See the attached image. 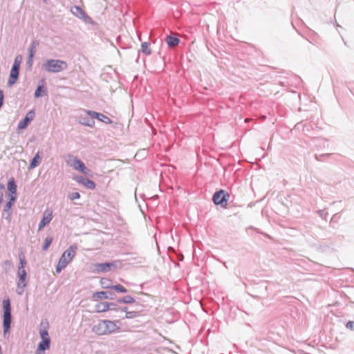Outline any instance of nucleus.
Here are the masks:
<instances>
[{
  "mask_svg": "<svg viewBox=\"0 0 354 354\" xmlns=\"http://www.w3.org/2000/svg\"><path fill=\"white\" fill-rule=\"evenodd\" d=\"M121 322L119 320L111 321L109 319L100 321L95 327L93 330L98 335H109L119 331Z\"/></svg>",
  "mask_w": 354,
  "mask_h": 354,
  "instance_id": "1",
  "label": "nucleus"
},
{
  "mask_svg": "<svg viewBox=\"0 0 354 354\" xmlns=\"http://www.w3.org/2000/svg\"><path fill=\"white\" fill-rule=\"evenodd\" d=\"M77 249V247L76 245H71L62 254L56 267V272L57 273H59L62 270H64L72 261L73 257L75 256Z\"/></svg>",
  "mask_w": 354,
  "mask_h": 354,
  "instance_id": "2",
  "label": "nucleus"
},
{
  "mask_svg": "<svg viewBox=\"0 0 354 354\" xmlns=\"http://www.w3.org/2000/svg\"><path fill=\"white\" fill-rule=\"evenodd\" d=\"M42 68L53 73H57L67 68L68 65L66 62L61 59H48L42 64Z\"/></svg>",
  "mask_w": 354,
  "mask_h": 354,
  "instance_id": "3",
  "label": "nucleus"
},
{
  "mask_svg": "<svg viewBox=\"0 0 354 354\" xmlns=\"http://www.w3.org/2000/svg\"><path fill=\"white\" fill-rule=\"evenodd\" d=\"M67 165L71 167L73 169L82 172L84 175H88L90 170L86 167L84 163L72 154H68L66 157Z\"/></svg>",
  "mask_w": 354,
  "mask_h": 354,
  "instance_id": "4",
  "label": "nucleus"
},
{
  "mask_svg": "<svg viewBox=\"0 0 354 354\" xmlns=\"http://www.w3.org/2000/svg\"><path fill=\"white\" fill-rule=\"evenodd\" d=\"M3 335H4V336H6V334L10 330V325H11V322H12L10 302L8 299H4L3 301Z\"/></svg>",
  "mask_w": 354,
  "mask_h": 354,
  "instance_id": "5",
  "label": "nucleus"
},
{
  "mask_svg": "<svg viewBox=\"0 0 354 354\" xmlns=\"http://www.w3.org/2000/svg\"><path fill=\"white\" fill-rule=\"evenodd\" d=\"M229 195L225 194L224 190H219L214 193L213 195V201L216 205H220L222 207H225L227 205V198Z\"/></svg>",
  "mask_w": 354,
  "mask_h": 354,
  "instance_id": "6",
  "label": "nucleus"
},
{
  "mask_svg": "<svg viewBox=\"0 0 354 354\" xmlns=\"http://www.w3.org/2000/svg\"><path fill=\"white\" fill-rule=\"evenodd\" d=\"M84 113L89 115V117L96 118L105 124H111L112 122L111 120L109 117L102 113H100L94 111H84Z\"/></svg>",
  "mask_w": 354,
  "mask_h": 354,
  "instance_id": "7",
  "label": "nucleus"
},
{
  "mask_svg": "<svg viewBox=\"0 0 354 354\" xmlns=\"http://www.w3.org/2000/svg\"><path fill=\"white\" fill-rule=\"evenodd\" d=\"M74 180L79 184L84 186L88 189H94L95 188V183L87 178H84L81 176H77L74 177Z\"/></svg>",
  "mask_w": 354,
  "mask_h": 354,
  "instance_id": "8",
  "label": "nucleus"
},
{
  "mask_svg": "<svg viewBox=\"0 0 354 354\" xmlns=\"http://www.w3.org/2000/svg\"><path fill=\"white\" fill-rule=\"evenodd\" d=\"M53 218V212L50 209H47L44 212L43 218L38 225V230H41L47 224H48Z\"/></svg>",
  "mask_w": 354,
  "mask_h": 354,
  "instance_id": "9",
  "label": "nucleus"
},
{
  "mask_svg": "<svg viewBox=\"0 0 354 354\" xmlns=\"http://www.w3.org/2000/svg\"><path fill=\"white\" fill-rule=\"evenodd\" d=\"M35 111L33 110H31L27 113L24 119L21 121H20L18 124L17 128L19 129H24L27 127L29 122L33 120L35 116Z\"/></svg>",
  "mask_w": 354,
  "mask_h": 354,
  "instance_id": "10",
  "label": "nucleus"
},
{
  "mask_svg": "<svg viewBox=\"0 0 354 354\" xmlns=\"http://www.w3.org/2000/svg\"><path fill=\"white\" fill-rule=\"evenodd\" d=\"M93 297L95 299H113L115 298V294L110 290L100 291L94 292L93 295Z\"/></svg>",
  "mask_w": 354,
  "mask_h": 354,
  "instance_id": "11",
  "label": "nucleus"
},
{
  "mask_svg": "<svg viewBox=\"0 0 354 354\" xmlns=\"http://www.w3.org/2000/svg\"><path fill=\"white\" fill-rule=\"evenodd\" d=\"M19 73V68L17 67V66H12L11 71L10 72V76L8 81V86H12L18 80Z\"/></svg>",
  "mask_w": 354,
  "mask_h": 354,
  "instance_id": "12",
  "label": "nucleus"
},
{
  "mask_svg": "<svg viewBox=\"0 0 354 354\" xmlns=\"http://www.w3.org/2000/svg\"><path fill=\"white\" fill-rule=\"evenodd\" d=\"M116 304L114 303L109 302H101L95 306V311L97 313H103L109 310L111 308V306H115Z\"/></svg>",
  "mask_w": 354,
  "mask_h": 354,
  "instance_id": "13",
  "label": "nucleus"
},
{
  "mask_svg": "<svg viewBox=\"0 0 354 354\" xmlns=\"http://www.w3.org/2000/svg\"><path fill=\"white\" fill-rule=\"evenodd\" d=\"M88 115L86 114V116L81 115L80 122L84 126L93 127L95 125L94 118L91 117L88 118Z\"/></svg>",
  "mask_w": 354,
  "mask_h": 354,
  "instance_id": "14",
  "label": "nucleus"
},
{
  "mask_svg": "<svg viewBox=\"0 0 354 354\" xmlns=\"http://www.w3.org/2000/svg\"><path fill=\"white\" fill-rule=\"evenodd\" d=\"M47 327H48L47 323L46 324H44V322L41 323L39 335H40L41 339H50L48 336V332L47 330Z\"/></svg>",
  "mask_w": 354,
  "mask_h": 354,
  "instance_id": "15",
  "label": "nucleus"
},
{
  "mask_svg": "<svg viewBox=\"0 0 354 354\" xmlns=\"http://www.w3.org/2000/svg\"><path fill=\"white\" fill-rule=\"evenodd\" d=\"M165 41L169 46L174 48L179 44V39L175 37L169 35L166 37Z\"/></svg>",
  "mask_w": 354,
  "mask_h": 354,
  "instance_id": "16",
  "label": "nucleus"
},
{
  "mask_svg": "<svg viewBox=\"0 0 354 354\" xmlns=\"http://www.w3.org/2000/svg\"><path fill=\"white\" fill-rule=\"evenodd\" d=\"M39 153H40L39 151H38L36 153V155L35 156V157L31 160V162H30V166H29L30 169H32L35 168L39 164L41 159Z\"/></svg>",
  "mask_w": 354,
  "mask_h": 354,
  "instance_id": "17",
  "label": "nucleus"
},
{
  "mask_svg": "<svg viewBox=\"0 0 354 354\" xmlns=\"http://www.w3.org/2000/svg\"><path fill=\"white\" fill-rule=\"evenodd\" d=\"M71 12L77 17L81 18L83 14L85 12L80 6H74L71 8Z\"/></svg>",
  "mask_w": 354,
  "mask_h": 354,
  "instance_id": "18",
  "label": "nucleus"
},
{
  "mask_svg": "<svg viewBox=\"0 0 354 354\" xmlns=\"http://www.w3.org/2000/svg\"><path fill=\"white\" fill-rule=\"evenodd\" d=\"M38 46L39 41L37 40L32 41L28 48V55L35 56Z\"/></svg>",
  "mask_w": 354,
  "mask_h": 354,
  "instance_id": "19",
  "label": "nucleus"
},
{
  "mask_svg": "<svg viewBox=\"0 0 354 354\" xmlns=\"http://www.w3.org/2000/svg\"><path fill=\"white\" fill-rule=\"evenodd\" d=\"M50 339H41L39 343L37 348L41 351H46L50 348Z\"/></svg>",
  "mask_w": 354,
  "mask_h": 354,
  "instance_id": "20",
  "label": "nucleus"
},
{
  "mask_svg": "<svg viewBox=\"0 0 354 354\" xmlns=\"http://www.w3.org/2000/svg\"><path fill=\"white\" fill-rule=\"evenodd\" d=\"M47 91L44 87L43 84L39 85L37 88V89L35 91L34 96L35 97L37 98L41 96L42 95H46Z\"/></svg>",
  "mask_w": 354,
  "mask_h": 354,
  "instance_id": "21",
  "label": "nucleus"
},
{
  "mask_svg": "<svg viewBox=\"0 0 354 354\" xmlns=\"http://www.w3.org/2000/svg\"><path fill=\"white\" fill-rule=\"evenodd\" d=\"M113 264L111 263H98L96 265L97 270L100 272H106L108 269L112 266Z\"/></svg>",
  "mask_w": 354,
  "mask_h": 354,
  "instance_id": "22",
  "label": "nucleus"
},
{
  "mask_svg": "<svg viewBox=\"0 0 354 354\" xmlns=\"http://www.w3.org/2000/svg\"><path fill=\"white\" fill-rule=\"evenodd\" d=\"M117 301L120 304H132L135 302V299L131 296L127 295L122 298L118 299Z\"/></svg>",
  "mask_w": 354,
  "mask_h": 354,
  "instance_id": "23",
  "label": "nucleus"
},
{
  "mask_svg": "<svg viewBox=\"0 0 354 354\" xmlns=\"http://www.w3.org/2000/svg\"><path fill=\"white\" fill-rule=\"evenodd\" d=\"M8 189L11 194H15L17 192V185L13 179L8 181Z\"/></svg>",
  "mask_w": 354,
  "mask_h": 354,
  "instance_id": "24",
  "label": "nucleus"
},
{
  "mask_svg": "<svg viewBox=\"0 0 354 354\" xmlns=\"http://www.w3.org/2000/svg\"><path fill=\"white\" fill-rule=\"evenodd\" d=\"M100 284L103 288H106V289H108V288L112 289V287H113V286L111 285V280H109L107 278L101 279Z\"/></svg>",
  "mask_w": 354,
  "mask_h": 354,
  "instance_id": "25",
  "label": "nucleus"
},
{
  "mask_svg": "<svg viewBox=\"0 0 354 354\" xmlns=\"http://www.w3.org/2000/svg\"><path fill=\"white\" fill-rule=\"evenodd\" d=\"M141 51L143 53L146 54V55H150L151 54V50L149 48V43L143 42L141 44Z\"/></svg>",
  "mask_w": 354,
  "mask_h": 354,
  "instance_id": "26",
  "label": "nucleus"
},
{
  "mask_svg": "<svg viewBox=\"0 0 354 354\" xmlns=\"http://www.w3.org/2000/svg\"><path fill=\"white\" fill-rule=\"evenodd\" d=\"M52 241H53V238L51 236H46L44 240L43 250H46L48 248V247L50 246V245L51 244Z\"/></svg>",
  "mask_w": 354,
  "mask_h": 354,
  "instance_id": "27",
  "label": "nucleus"
},
{
  "mask_svg": "<svg viewBox=\"0 0 354 354\" xmlns=\"http://www.w3.org/2000/svg\"><path fill=\"white\" fill-rule=\"evenodd\" d=\"M26 261L24 254H19V266L18 269H25Z\"/></svg>",
  "mask_w": 354,
  "mask_h": 354,
  "instance_id": "28",
  "label": "nucleus"
},
{
  "mask_svg": "<svg viewBox=\"0 0 354 354\" xmlns=\"http://www.w3.org/2000/svg\"><path fill=\"white\" fill-rule=\"evenodd\" d=\"M80 19L83 20L86 24H93V19L88 15H87L86 12L83 14Z\"/></svg>",
  "mask_w": 354,
  "mask_h": 354,
  "instance_id": "29",
  "label": "nucleus"
},
{
  "mask_svg": "<svg viewBox=\"0 0 354 354\" xmlns=\"http://www.w3.org/2000/svg\"><path fill=\"white\" fill-rule=\"evenodd\" d=\"M138 315H139V314L136 311H128L125 314V318L133 319V318L137 317Z\"/></svg>",
  "mask_w": 354,
  "mask_h": 354,
  "instance_id": "30",
  "label": "nucleus"
},
{
  "mask_svg": "<svg viewBox=\"0 0 354 354\" xmlns=\"http://www.w3.org/2000/svg\"><path fill=\"white\" fill-rule=\"evenodd\" d=\"M112 289L122 293H125L127 292V290L120 284L113 286Z\"/></svg>",
  "mask_w": 354,
  "mask_h": 354,
  "instance_id": "31",
  "label": "nucleus"
},
{
  "mask_svg": "<svg viewBox=\"0 0 354 354\" xmlns=\"http://www.w3.org/2000/svg\"><path fill=\"white\" fill-rule=\"evenodd\" d=\"M17 276L19 279H26V271L25 269H18Z\"/></svg>",
  "mask_w": 354,
  "mask_h": 354,
  "instance_id": "32",
  "label": "nucleus"
},
{
  "mask_svg": "<svg viewBox=\"0 0 354 354\" xmlns=\"http://www.w3.org/2000/svg\"><path fill=\"white\" fill-rule=\"evenodd\" d=\"M80 194L78 192H72L68 194V198L71 201L80 198Z\"/></svg>",
  "mask_w": 354,
  "mask_h": 354,
  "instance_id": "33",
  "label": "nucleus"
},
{
  "mask_svg": "<svg viewBox=\"0 0 354 354\" xmlns=\"http://www.w3.org/2000/svg\"><path fill=\"white\" fill-rule=\"evenodd\" d=\"M33 58L34 56L28 55V60L26 62V64L28 66L31 68L33 64Z\"/></svg>",
  "mask_w": 354,
  "mask_h": 354,
  "instance_id": "34",
  "label": "nucleus"
},
{
  "mask_svg": "<svg viewBox=\"0 0 354 354\" xmlns=\"http://www.w3.org/2000/svg\"><path fill=\"white\" fill-rule=\"evenodd\" d=\"M25 280L26 279H22V280L21 279H19V281L17 283V288H24L25 286H26Z\"/></svg>",
  "mask_w": 354,
  "mask_h": 354,
  "instance_id": "35",
  "label": "nucleus"
},
{
  "mask_svg": "<svg viewBox=\"0 0 354 354\" xmlns=\"http://www.w3.org/2000/svg\"><path fill=\"white\" fill-rule=\"evenodd\" d=\"M21 57L19 56H17L15 59V61H14V64L12 66H17V67L19 68L20 67V63H21Z\"/></svg>",
  "mask_w": 354,
  "mask_h": 354,
  "instance_id": "36",
  "label": "nucleus"
},
{
  "mask_svg": "<svg viewBox=\"0 0 354 354\" xmlns=\"http://www.w3.org/2000/svg\"><path fill=\"white\" fill-rule=\"evenodd\" d=\"M346 328L351 330H354V322L353 321H349L346 323Z\"/></svg>",
  "mask_w": 354,
  "mask_h": 354,
  "instance_id": "37",
  "label": "nucleus"
},
{
  "mask_svg": "<svg viewBox=\"0 0 354 354\" xmlns=\"http://www.w3.org/2000/svg\"><path fill=\"white\" fill-rule=\"evenodd\" d=\"M3 190H4V186L3 185H0V204L3 201Z\"/></svg>",
  "mask_w": 354,
  "mask_h": 354,
  "instance_id": "38",
  "label": "nucleus"
},
{
  "mask_svg": "<svg viewBox=\"0 0 354 354\" xmlns=\"http://www.w3.org/2000/svg\"><path fill=\"white\" fill-rule=\"evenodd\" d=\"M12 203L11 202H8L6 205V206L4 207V212H10V209L12 207Z\"/></svg>",
  "mask_w": 354,
  "mask_h": 354,
  "instance_id": "39",
  "label": "nucleus"
},
{
  "mask_svg": "<svg viewBox=\"0 0 354 354\" xmlns=\"http://www.w3.org/2000/svg\"><path fill=\"white\" fill-rule=\"evenodd\" d=\"M4 95L2 90H0V108L3 106Z\"/></svg>",
  "mask_w": 354,
  "mask_h": 354,
  "instance_id": "40",
  "label": "nucleus"
},
{
  "mask_svg": "<svg viewBox=\"0 0 354 354\" xmlns=\"http://www.w3.org/2000/svg\"><path fill=\"white\" fill-rule=\"evenodd\" d=\"M10 212H4L3 214V217L6 219V220H8V221H10Z\"/></svg>",
  "mask_w": 354,
  "mask_h": 354,
  "instance_id": "41",
  "label": "nucleus"
},
{
  "mask_svg": "<svg viewBox=\"0 0 354 354\" xmlns=\"http://www.w3.org/2000/svg\"><path fill=\"white\" fill-rule=\"evenodd\" d=\"M14 195L15 194H9L10 200L8 202H11L12 205L13 204V203L15 202V201L16 199V198Z\"/></svg>",
  "mask_w": 354,
  "mask_h": 354,
  "instance_id": "42",
  "label": "nucleus"
},
{
  "mask_svg": "<svg viewBox=\"0 0 354 354\" xmlns=\"http://www.w3.org/2000/svg\"><path fill=\"white\" fill-rule=\"evenodd\" d=\"M24 288H17V292L18 295H22L23 292H24Z\"/></svg>",
  "mask_w": 354,
  "mask_h": 354,
  "instance_id": "43",
  "label": "nucleus"
},
{
  "mask_svg": "<svg viewBox=\"0 0 354 354\" xmlns=\"http://www.w3.org/2000/svg\"><path fill=\"white\" fill-rule=\"evenodd\" d=\"M317 213L319 214V215L321 216V217H324V214H325V212L324 210H319L317 212Z\"/></svg>",
  "mask_w": 354,
  "mask_h": 354,
  "instance_id": "44",
  "label": "nucleus"
},
{
  "mask_svg": "<svg viewBox=\"0 0 354 354\" xmlns=\"http://www.w3.org/2000/svg\"><path fill=\"white\" fill-rule=\"evenodd\" d=\"M36 354H45L44 351L39 350L38 348L36 351Z\"/></svg>",
  "mask_w": 354,
  "mask_h": 354,
  "instance_id": "45",
  "label": "nucleus"
},
{
  "mask_svg": "<svg viewBox=\"0 0 354 354\" xmlns=\"http://www.w3.org/2000/svg\"><path fill=\"white\" fill-rule=\"evenodd\" d=\"M120 310L122 312H126V313L128 312L127 311V307H122V308H120Z\"/></svg>",
  "mask_w": 354,
  "mask_h": 354,
  "instance_id": "46",
  "label": "nucleus"
},
{
  "mask_svg": "<svg viewBox=\"0 0 354 354\" xmlns=\"http://www.w3.org/2000/svg\"><path fill=\"white\" fill-rule=\"evenodd\" d=\"M116 306H111V308H110L109 310H115L116 309Z\"/></svg>",
  "mask_w": 354,
  "mask_h": 354,
  "instance_id": "47",
  "label": "nucleus"
},
{
  "mask_svg": "<svg viewBox=\"0 0 354 354\" xmlns=\"http://www.w3.org/2000/svg\"><path fill=\"white\" fill-rule=\"evenodd\" d=\"M5 263H6V264H9V263H10V261H5Z\"/></svg>",
  "mask_w": 354,
  "mask_h": 354,
  "instance_id": "48",
  "label": "nucleus"
}]
</instances>
